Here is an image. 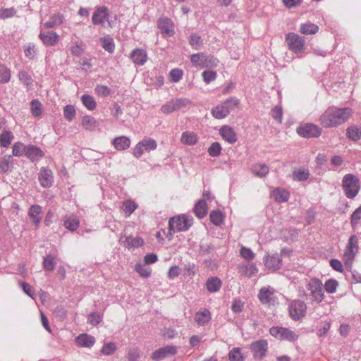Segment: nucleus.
Returning a JSON list of instances; mask_svg holds the SVG:
<instances>
[{
	"mask_svg": "<svg viewBox=\"0 0 361 361\" xmlns=\"http://www.w3.org/2000/svg\"><path fill=\"white\" fill-rule=\"evenodd\" d=\"M13 139V133L9 130H4L0 135V146L2 147H8L12 140Z\"/></svg>",
	"mask_w": 361,
	"mask_h": 361,
	"instance_id": "40",
	"label": "nucleus"
},
{
	"mask_svg": "<svg viewBox=\"0 0 361 361\" xmlns=\"http://www.w3.org/2000/svg\"><path fill=\"white\" fill-rule=\"evenodd\" d=\"M263 262L264 266L273 271L279 269L282 264L281 257L279 254L267 255Z\"/></svg>",
	"mask_w": 361,
	"mask_h": 361,
	"instance_id": "16",
	"label": "nucleus"
},
{
	"mask_svg": "<svg viewBox=\"0 0 361 361\" xmlns=\"http://www.w3.org/2000/svg\"><path fill=\"white\" fill-rule=\"evenodd\" d=\"M144 243V240L140 237H132L128 236L126 238V240L123 241V244L126 247L128 248L131 247H141Z\"/></svg>",
	"mask_w": 361,
	"mask_h": 361,
	"instance_id": "36",
	"label": "nucleus"
},
{
	"mask_svg": "<svg viewBox=\"0 0 361 361\" xmlns=\"http://www.w3.org/2000/svg\"><path fill=\"white\" fill-rule=\"evenodd\" d=\"M192 217L187 215L172 217L169 221V234L171 235V231L176 233L187 231L192 225Z\"/></svg>",
	"mask_w": 361,
	"mask_h": 361,
	"instance_id": "4",
	"label": "nucleus"
},
{
	"mask_svg": "<svg viewBox=\"0 0 361 361\" xmlns=\"http://www.w3.org/2000/svg\"><path fill=\"white\" fill-rule=\"evenodd\" d=\"M231 361H245V357L239 348H233L228 353Z\"/></svg>",
	"mask_w": 361,
	"mask_h": 361,
	"instance_id": "49",
	"label": "nucleus"
},
{
	"mask_svg": "<svg viewBox=\"0 0 361 361\" xmlns=\"http://www.w3.org/2000/svg\"><path fill=\"white\" fill-rule=\"evenodd\" d=\"M189 44L195 50H199L202 46V39L200 35L192 34L190 37Z\"/></svg>",
	"mask_w": 361,
	"mask_h": 361,
	"instance_id": "48",
	"label": "nucleus"
},
{
	"mask_svg": "<svg viewBox=\"0 0 361 361\" xmlns=\"http://www.w3.org/2000/svg\"><path fill=\"white\" fill-rule=\"evenodd\" d=\"M38 180L43 188L51 187L54 182V176L51 170L45 167L41 168L38 174Z\"/></svg>",
	"mask_w": 361,
	"mask_h": 361,
	"instance_id": "18",
	"label": "nucleus"
},
{
	"mask_svg": "<svg viewBox=\"0 0 361 361\" xmlns=\"http://www.w3.org/2000/svg\"><path fill=\"white\" fill-rule=\"evenodd\" d=\"M211 319V313L207 309L200 310L195 314V321L198 325L203 326Z\"/></svg>",
	"mask_w": 361,
	"mask_h": 361,
	"instance_id": "27",
	"label": "nucleus"
},
{
	"mask_svg": "<svg viewBox=\"0 0 361 361\" xmlns=\"http://www.w3.org/2000/svg\"><path fill=\"white\" fill-rule=\"evenodd\" d=\"M75 109L73 105H66L63 108L64 118L68 121H71L73 120V118L75 116Z\"/></svg>",
	"mask_w": 361,
	"mask_h": 361,
	"instance_id": "55",
	"label": "nucleus"
},
{
	"mask_svg": "<svg viewBox=\"0 0 361 361\" xmlns=\"http://www.w3.org/2000/svg\"><path fill=\"white\" fill-rule=\"evenodd\" d=\"M79 224V220L73 216H66L64 219V226L71 231H75L78 228Z\"/></svg>",
	"mask_w": 361,
	"mask_h": 361,
	"instance_id": "43",
	"label": "nucleus"
},
{
	"mask_svg": "<svg viewBox=\"0 0 361 361\" xmlns=\"http://www.w3.org/2000/svg\"><path fill=\"white\" fill-rule=\"evenodd\" d=\"M78 345L81 347H91L95 343V339L92 336L88 334H81L76 338Z\"/></svg>",
	"mask_w": 361,
	"mask_h": 361,
	"instance_id": "29",
	"label": "nucleus"
},
{
	"mask_svg": "<svg viewBox=\"0 0 361 361\" xmlns=\"http://www.w3.org/2000/svg\"><path fill=\"white\" fill-rule=\"evenodd\" d=\"M202 76L203 78V80L206 84L210 83L212 81L216 80L217 77V73L216 71L207 70L202 72Z\"/></svg>",
	"mask_w": 361,
	"mask_h": 361,
	"instance_id": "57",
	"label": "nucleus"
},
{
	"mask_svg": "<svg viewBox=\"0 0 361 361\" xmlns=\"http://www.w3.org/2000/svg\"><path fill=\"white\" fill-rule=\"evenodd\" d=\"M140 145L142 146L145 152H149L155 149L157 147V142L152 138H145L140 142Z\"/></svg>",
	"mask_w": 361,
	"mask_h": 361,
	"instance_id": "47",
	"label": "nucleus"
},
{
	"mask_svg": "<svg viewBox=\"0 0 361 361\" xmlns=\"http://www.w3.org/2000/svg\"><path fill=\"white\" fill-rule=\"evenodd\" d=\"M346 135L352 140L357 141L361 139V128L358 126H351L347 128Z\"/></svg>",
	"mask_w": 361,
	"mask_h": 361,
	"instance_id": "39",
	"label": "nucleus"
},
{
	"mask_svg": "<svg viewBox=\"0 0 361 361\" xmlns=\"http://www.w3.org/2000/svg\"><path fill=\"white\" fill-rule=\"evenodd\" d=\"M221 286V281L217 277H211L206 282V287L209 292H217Z\"/></svg>",
	"mask_w": 361,
	"mask_h": 361,
	"instance_id": "34",
	"label": "nucleus"
},
{
	"mask_svg": "<svg viewBox=\"0 0 361 361\" xmlns=\"http://www.w3.org/2000/svg\"><path fill=\"white\" fill-rule=\"evenodd\" d=\"M250 348L255 359H262L268 350V343L266 340L260 339L257 341L252 342Z\"/></svg>",
	"mask_w": 361,
	"mask_h": 361,
	"instance_id": "13",
	"label": "nucleus"
},
{
	"mask_svg": "<svg viewBox=\"0 0 361 361\" xmlns=\"http://www.w3.org/2000/svg\"><path fill=\"white\" fill-rule=\"evenodd\" d=\"M211 221L216 226H220L223 222V214L219 210L212 211L209 215Z\"/></svg>",
	"mask_w": 361,
	"mask_h": 361,
	"instance_id": "53",
	"label": "nucleus"
},
{
	"mask_svg": "<svg viewBox=\"0 0 361 361\" xmlns=\"http://www.w3.org/2000/svg\"><path fill=\"white\" fill-rule=\"evenodd\" d=\"M170 80L172 82H178L183 77V71L179 68L172 69L169 73Z\"/></svg>",
	"mask_w": 361,
	"mask_h": 361,
	"instance_id": "60",
	"label": "nucleus"
},
{
	"mask_svg": "<svg viewBox=\"0 0 361 361\" xmlns=\"http://www.w3.org/2000/svg\"><path fill=\"white\" fill-rule=\"evenodd\" d=\"M272 196L278 202H286L288 200L290 194L285 189L276 188L272 191Z\"/></svg>",
	"mask_w": 361,
	"mask_h": 361,
	"instance_id": "32",
	"label": "nucleus"
},
{
	"mask_svg": "<svg viewBox=\"0 0 361 361\" xmlns=\"http://www.w3.org/2000/svg\"><path fill=\"white\" fill-rule=\"evenodd\" d=\"M361 219V206L356 209L351 215L350 223L353 228H355Z\"/></svg>",
	"mask_w": 361,
	"mask_h": 361,
	"instance_id": "62",
	"label": "nucleus"
},
{
	"mask_svg": "<svg viewBox=\"0 0 361 361\" xmlns=\"http://www.w3.org/2000/svg\"><path fill=\"white\" fill-rule=\"evenodd\" d=\"M18 78L19 80L26 85L28 88H31L32 86V78L31 75L25 71H20L18 72Z\"/></svg>",
	"mask_w": 361,
	"mask_h": 361,
	"instance_id": "44",
	"label": "nucleus"
},
{
	"mask_svg": "<svg viewBox=\"0 0 361 361\" xmlns=\"http://www.w3.org/2000/svg\"><path fill=\"white\" fill-rule=\"evenodd\" d=\"M190 61L193 66L200 69L215 68L219 63L218 59L203 52L192 54L190 56Z\"/></svg>",
	"mask_w": 361,
	"mask_h": 361,
	"instance_id": "3",
	"label": "nucleus"
},
{
	"mask_svg": "<svg viewBox=\"0 0 361 361\" xmlns=\"http://www.w3.org/2000/svg\"><path fill=\"white\" fill-rule=\"evenodd\" d=\"M333 109L335 118L337 121L338 126L347 121L352 114V109L350 108H335L331 107Z\"/></svg>",
	"mask_w": 361,
	"mask_h": 361,
	"instance_id": "21",
	"label": "nucleus"
},
{
	"mask_svg": "<svg viewBox=\"0 0 361 361\" xmlns=\"http://www.w3.org/2000/svg\"><path fill=\"white\" fill-rule=\"evenodd\" d=\"M319 31V27L312 23H307L300 25V32L304 35H314Z\"/></svg>",
	"mask_w": 361,
	"mask_h": 361,
	"instance_id": "37",
	"label": "nucleus"
},
{
	"mask_svg": "<svg viewBox=\"0 0 361 361\" xmlns=\"http://www.w3.org/2000/svg\"><path fill=\"white\" fill-rule=\"evenodd\" d=\"M13 168L11 156L4 157L0 159V170L4 173H8Z\"/></svg>",
	"mask_w": 361,
	"mask_h": 361,
	"instance_id": "42",
	"label": "nucleus"
},
{
	"mask_svg": "<svg viewBox=\"0 0 361 361\" xmlns=\"http://www.w3.org/2000/svg\"><path fill=\"white\" fill-rule=\"evenodd\" d=\"M102 316L100 314L94 312L91 313L88 317V322L93 326H96L100 323Z\"/></svg>",
	"mask_w": 361,
	"mask_h": 361,
	"instance_id": "64",
	"label": "nucleus"
},
{
	"mask_svg": "<svg viewBox=\"0 0 361 361\" xmlns=\"http://www.w3.org/2000/svg\"><path fill=\"white\" fill-rule=\"evenodd\" d=\"M270 334L279 340H286L288 341H295L298 336L288 328L274 326L269 330Z\"/></svg>",
	"mask_w": 361,
	"mask_h": 361,
	"instance_id": "10",
	"label": "nucleus"
},
{
	"mask_svg": "<svg viewBox=\"0 0 361 361\" xmlns=\"http://www.w3.org/2000/svg\"><path fill=\"white\" fill-rule=\"evenodd\" d=\"M221 151V146L217 142H213L208 149V153L212 157H218L220 154Z\"/></svg>",
	"mask_w": 361,
	"mask_h": 361,
	"instance_id": "59",
	"label": "nucleus"
},
{
	"mask_svg": "<svg viewBox=\"0 0 361 361\" xmlns=\"http://www.w3.org/2000/svg\"><path fill=\"white\" fill-rule=\"evenodd\" d=\"M116 349V344L110 342L104 344L101 350L102 354L105 355H112Z\"/></svg>",
	"mask_w": 361,
	"mask_h": 361,
	"instance_id": "61",
	"label": "nucleus"
},
{
	"mask_svg": "<svg viewBox=\"0 0 361 361\" xmlns=\"http://www.w3.org/2000/svg\"><path fill=\"white\" fill-rule=\"evenodd\" d=\"M137 204L131 200L124 201L123 203V209L126 214V217L130 216V214L134 212V211L137 209Z\"/></svg>",
	"mask_w": 361,
	"mask_h": 361,
	"instance_id": "46",
	"label": "nucleus"
},
{
	"mask_svg": "<svg viewBox=\"0 0 361 361\" xmlns=\"http://www.w3.org/2000/svg\"><path fill=\"white\" fill-rule=\"evenodd\" d=\"M194 212L199 219L204 217L207 213L206 202L204 200H199L195 206Z\"/></svg>",
	"mask_w": 361,
	"mask_h": 361,
	"instance_id": "35",
	"label": "nucleus"
},
{
	"mask_svg": "<svg viewBox=\"0 0 361 361\" xmlns=\"http://www.w3.org/2000/svg\"><path fill=\"white\" fill-rule=\"evenodd\" d=\"M130 57L135 64L142 66L147 60V54L145 49H135L132 51Z\"/></svg>",
	"mask_w": 361,
	"mask_h": 361,
	"instance_id": "22",
	"label": "nucleus"
},
{
	"mask_svg": "<svg viewBox=\"0 0 361 361\" xmlns=\"http://www.w3.org/2000/svg\"><path fill=\"white\" fill-rule=\"evenodd\" d=\"M112 143L117 150H125L130 147V140L128 137L120 136L114 138Z\"/></svg>",
	"mask_w": 361,
	"mask_h": 361,
	"instance_id": "28",
	"label": "nucleus"
},
{
	"mask_svg": "<svg viewBox=\"0 0 361 361\" xmlns=\"http://www.w3.org/2000/svg\"><path fill=\"white\" fill-rule=\"evenodd\" d=\"M158 28L162 34L171 37L174 33V25L171 19L166 17H161L157 21Z\"/></svg>",
	"mask_w": 361,
	"mask_h": 361,
	"instance_id": "17",
	"label": "nucleus"
},
{
	"mask_svg": "<svg viewBox=\"0 0 361 361\" xmlns=\"http://www.w3.org/2000/svg\"><path fill=\"white\" fill-rule=\"evenodd\" d=\"M298 134L305 138L318 137L322 134V129L312 123H305L297 128Z\"/></svg>",
	"mask_w": 361,
	"mask_h": 361,
	"instance_id": "11",
	"label": "nucleus"
},
{
	"mask_svg": "<svg viewBox=\"0 0 361 361\" xmlns=\"http://www.w3.org/2000/svg\"><path fill=\"white\" fill-rule=\"evenodd\" d=\"M320 124L325 128H330L338 126L337 121L333 109L331 108L327 109L319 118Z\"/></svg>",
	"mask_w": 361,
	"mask_h": 361,
	"instance_id": "15",
	"label": "nucleus"
},
{
	"mask_svg": "<svg viewBox=\"0 0 361 361\" xmlns=\"http://www.w3.org/2000/svg\"><path fill=\"white\" fill-rule=\"evenodd\" d=\"M275 290L270 286L262 287L258 293V299L263 305H270L275 302L276 297Z\"/></svg>",
	"mask_w": 361,
	"mask_h": 361,
	"instance_id": "12",
	"label": "nucleus"
},
{
	"mask_svg": "<svg viewBox=\"0 0 361 361\" xmlns=\"http://www.w3.org/2000/svg\"><path fill=\"white\" fill-rule=\"evenodd\" d=\"M31 112L35 117H39L42 114V104L37 100L34 99L31 102Z\"/></svg>",
	"mask_w": 361,
	"mask_h": 361,
	"instance_id": "58",
	"label": "nucleus"
},
{
	"mask_svg": "<svg viewBox=\"0 0 361 361\" xmlns=\"http://www.w3.org/2000/svg\"><path fill=\"white\" fill-rule=\"evenodd\" d=\"M342 187L345 196L348 198L353 199L360 190L359 180L353 174H346L343 178Z\"/></svg>",
	"mask_w": 361,
	"mask_h": 361,
	"instance_id": "5",
	"label": "nucleus"
},
{
	"mask_svg": "<svg viewBox=\"0 0 361 361\" xmlns=\"http://www.w3.org/2000/svg\"><path fill=\"white\" fill-rule=\"evenodd\" d=\"M92 22L94 25H101L104 28H111L114 23L109 20V9L106 6L96 8L92 17Z\"/></svg>",
	"mask_w": 361,
	"mask_h": 361,
	"instance_id": "6",
	"label": "nucleus"
},
{
	"mask_svg": "<svg viewBox=\"0 0 361 361\" xmlns=\"http://www.w3.org/2000/svg\"><path fill=\"white\" fill-rule=\"evenodd\" d=\"M286 42L288 48L295 54L302 53L305 49V39L295 32H288L286 35Z\"/></svg>",
	"mask_w": 361,
	"mask_h": 361,
	"instance_id": "8",
	"label": "nucleus"
},
{
	"mask_svg": "<svg viewBox=\"0 0 361 361\" xmlns=\"http://www.w3.org/2000/svg\"><path fill=\"white\" fill-rule=\"evenodd\" d=\"M251 171L255 176L264 178L268 174L269 168L264 164H255L252 166Z\"/></svg>",
	"mask_w": 361,
	"mask_h": 361,
	"instance_id": "30",
	"label": "nucleus"
},
{
	"mask_svg": "<svg viewBox=\"0 0 361 361\" xmlns=\"http://www.w3.org/2000/svg\"><path fill=\"white\" fill-rule=\"evenodd\" d=\"M239 104L240 100L237 97H232L212 108L211 114L215 118L223 119L231 111L237 109L239 106Z\"/></svg>",
	"mask_w": 361,
	"mask_h": 361,
	"instance_id": "2",
	"label": "nucleus"
},
{
	"mask_svg": "<svg viewBox=\"0 0 361 361\" xmlns=\"http://www.w3.org/2000/svg\"><path fill=\"white\" fill-rule=\"evenodd\" d=\"M219 133L222 138L230 144H233L237 141L236 133L234 130L228 126H222L219 130Z\"/></svg>",
	"mask_w": 361,
	"mask_h": 361,
	"instance_id": "24",
	"label": "nucleus"
},
{
	"mask_svg": "<svg viewBox=\"0 0 361 361\" xmlns=\"http://www.w3.org/2000/svg\"><path fill=\"white\" fill-rule=\"evenodd\" d=\"M102 47L109 53H113L115 48L114 40L111 37H104L101 39Z\"/></svg>",
	"mask_w": 361,
	"mask_h": 361,
	"instance_id": "56",
	"label": "nucleus"
},
{
	"mask_svg": "<svg viewBox=\"0 0 361 361\" xmlns=\"http://www.w3.org/2000/svg\"><path fill=\"white\" fill-rule=\"evenodd\" d=\"M63 20V16L61 13L54 14L49 20L44 23V27L47 29L53 28L62 24Z\"/></svg>",
	"mask_w": 361,
	"mask_h": 361,
	"instance_id": "31",
	"label": "nucleus"
},
{
	"mask_svg": "<svg viewBox=\"0 0 361 361\" xmlns=\"http://www.w3.org/2000/svg\"><path fill=\"white\" fill-rule=\"evenodd\" d=\"M239 273L246 277L251 278L258 273V268L254 263L239 266Z\"/></svg>",
	"mask_w": 361,
	"mask_h": 361,
	"instance_id": "25",
	"label": "nucleus"
},
{
	"mask_svg": "<svg viewBox=\"0 0 361 361\" xmlns=\"http://www.w3.org/2000/svg\"><path fill=\"white\" fill-rule=\"evenodd\" d=\"M42 207L38 204L31 206L28 211V216L37 226L40 224L42 219L41 216H39V214H42Z\"/></svg>",
	"mask_w": 361,
	"mask_h": 361,
	"instance_id": "26",
	"label": "nucleus"
},
{
	"mask_svg": "<svg viewBox=\"0 0 361 361\" xmlns=\"http://www.w3.org/2000/svg\"><path fill=\"white\" fill-rule=\"evenodd\" d=\"M39 37L46 46H54L59 41V36L55 32H40Z\"/></svg>",
	"mask_w": 361,
	"mask_h": 361,
	"instance_id": "23",
	"label": "nucleus"
},
{
	"mask_svg": "<svg viewBox=\"0 0 361 361\" xmlns=\"http://www.w3.org/2000/svg\"><path fill=\"white\" fill-rule=\"evenodd\" d=\"M310 172L308 169L305 168H300L294 170L293 172V179L297 181H304L308 179Z\"/></svg>",
	"mask_w": 361,
	"mask_h": 361,
	"instance_id": "38",
	"label": "nucleus"
},
{
	"mask_svg": "<svg viewBox=\"0 0 361 361\" xmlns=\"http://www.w3.org/2000/svg\"><path fill=\"white\" fill-rule=\"evenodd\" d=\"M298 295L309 300L311 304L322 302L325 297L322 281L317 278L307 281L305 286L299 287Z\"/></svg>",
	"mask_w": 361,
	"mask_h": 361,
	"instance_id": "1",
	"label": "nucleus"
},
{
	"mask_svg": "<svg viewBox=\"0 0 361 361\" xmlns=\"http://www.w3.org/2000/svg\"><path fill=\"white\" fill-rule=\"evenodd\" d=\"M56 266L54 257L49 255L44 257L43 259V268L49 271H52Z\"/></svg>",
	"mask_w": 361,
	"mask_h": 361,
	"instance_id": "51",
	"label": "nucleus"
},
{
	"mask_svg": "<svg viewBox=\"0 0 361 361\" xmlns=\"http://www.w3.org/2000/svg\"><path fill=\"white\" fill-rule=\"evenodd\" d=\"M240 255L247 260H252L255 257V253L250 248L242 247L240 250Z\"/></svg>",
	"mask_w": 361,
	"mask_h": 361,
	"instance_id": "63",
	"label": "nucleus"
},
{
	"mask_svg": "<svg viewBox=\"0 0 361 361\" xmlns=\"http://www.w3.org/2000/svg\"><path fill=\"white\" fill-rule=\"evenodd\" d=\"M11 79L10 70L4 65H0V82L2 83L8 82Z\"/></svg>",
	"mask_w": 361,
	"mask_h": 361,
	"instance_id": "54",
	"label": "nucleus"
},
{
	"mask_svg": "<svg viewBox=\"0 0 361 361\" xmlns=\"http://www.w3.org/2000/svg\"><path fill=\"white\" fill-rule=\"evenodd\" d=\"M190 103V100L187 98L173 99L161 107V111L166 114H171L187 107Z\"/></svg>",
	"mask_w": 361,
	"mask_h": 361,
	"instance_id": "9",
	"label": "nucleus"
},
{
	"mask_svg": "<svg viewBox=\"0 0 361 361\" xmlns=\"http://www.w3.org/2000/svg\"><path fill=\"white\" fill-rule=\"evenodd\" d=\"M338 286V283L337 281L329 279L325 282L324 285H323V289L324 288L328 293H334L337 290Z\"/></svg>",
	"mask_w": 361,
	"mask_h": 361,
	"instance_id": "52",
	"label": "nucleus"
},
{
	"mask_svg": "<svg viewBox=\"0 0 361 361\" xmlns=\"http://www.w3.org/2000/svg\"><path fill=\"white\" fill-rule=\"evenodd\" d=\"M358 250V238L355 235H352L348 240L346 249L344 252V259L347 262H352Z\"/></svg>",
	"mask_w": 361,
	"mask_h": 361,
	"instance_id": "14",
	"label": "nucleus"
},
{
	"mask_svg": "<svg viewBox=\"0 0 361 361\" xmlns=\"http://www.w3.org/2000/svg\"><path fill=\"white\" fill-rule=\"evenodd\" d=\"M307 304L301 300L295 299L288 305L289 315L292 319L297 321L304 317L307 312Z\"/></svg>",
	"mask_w": 361,
	"mask_h": 361,
	"instance_id": "7",
	"label": "nucleus"
},
{
	"mask_svg": "<svg viewBox=\"0 0 361 361\" xmlns=\"http://www.w3.org/2000/svg\"><path fill=\"white\" fill-rule=\"evenodd\" d=\"M23 152L24 154L32 161H38L44 155V153L39 147L31 145L23 147Z\"/></svg>",
	"mask_w": 361,
	"mask_h": 361,
	"instance_id": "20",
	"label": "nucleus"
},
{
	"mask_svg": "<svg viewBox=\"0 0 361 361\" xmlns=\"http://www.w3.org/2000/svg\"><path fill=\"white\" fill-rule=\"evenodd\" d=\"M135 271L144 278H147L150 276L152 270L146 264H137L135 267Z\"/></svg>",
	"mask_w": 361,
	"mask_h": 361,
	"instance_id": "50",
	"label": "nucleus"
},
{
	"mask_svg": "<svg viewBox=\"0 0 361 361\" xmlns=\"http://www.w3.org/2000/svg\"><path fill=\"white\" fill-rule=\"evenodd\" d=\"M82 126L87 130L93 131L99 126L98 122L94 118L90 116H85L82 120Z\"/></svg>",
	"mask_w": 361,
	"mask_h": 361,
	"instance_id": "33",
	"label": "nucleus"
},
{
	"mask_svg": "<svg viewBox=\"0 0 361 361\" xmlns=\"http://www.w3.org/2000/svg\"><path fill=\"white\" fill-rule=\"evenodd\" d=\"M82 102L83 105L90 111L94 110L96 108V102L93 97L88 95V94H84L81 97Z\"/></svg>",
	"mask_w": 361,
	"mask_h": 361,
	"instance_id": "45",
	"label": "nucleus"
},
{
	"mask_svg": "<svg viewBox=\"0 0 361 361\" xmlns=\"http://www.w3.org/2000/svg\"><path fill=\"white\" fill-rule=\"evenodd\" d=\"M181 142L185 145H193L197 142V138L194 133L186 131L181 135Z\"/></svg>",
	"mask_w": 361,
	"mask_h": 361,
	"instance_id": "41",
	"label": "nucleus"
},
{
	"mask_svg": "<svg viewBox=\"0 0 361 361\" xmlns=\"http://www.w3.org/2000/svg\"><path fill=\"white\" fill-rule=\"evenodd\" d=\"M177 352L175 346L167 345L154 351L152 355V359L154 361H160L167 357L174 355Z\"/></svg>",
	"mask_w": 361,
	"mask_h": 361,
	"instance_id": "19",
	"label": "nucleus"
}]
</instances>
